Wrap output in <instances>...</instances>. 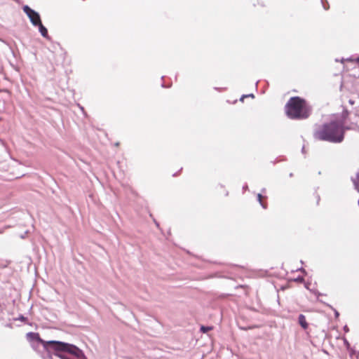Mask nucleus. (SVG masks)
I'll return each mask as SVG.
<instances>
[{
  "instance_id": "obj_3",
  "label": "nucleus",
  "mask_w": 359,
  "mask_h": 359,
  "mask_svg": "<svg viewBox=\"0 0 359 359\" xmlns=\"http://www.w3.org/2000/svg\"><path fill=\"white\" fill-rule=\"evenodd\" d=\"M286 113L291 118H306L310 115V109L304 100L294 97L287 102Z\"/></svg>"
},
{
  "instance_id": "obj_7",
  "label": "nucleus",
  "mask_w": 359,
  "mask_h": 359,
  "mask_svg": "<svg viewBox=\"0 0 359 359\" xmlns=\"http://www.w3.org/2000/svg\"><path fill=\"white\" fill-rule=\"evenodd\" d=\"M353 182L355 189H357L359 192V173L357 175V179L353 180Z\"/></svg>"
},
{
  "instance_id": "obj_11",
  "label": "nucleus",
  "mask_w": 359,
  "mask_h": 359,
  "mask_svg": "<svg viewBox=\"0 0 359 359\" xmlns=\"http://www.w3.org/2000/svg\"><path fill=\"white\" fill-rule=\"evenodd\" d=\"M323 1H324V0H321V1H322V4H324ZM323 7L325 8V9H327V8L325 7V5H323Z\"/></svg>"
},
{
  "instance_id": "obj_8",
  "label": "nucleus",
  "mask_w": 359,
  "mask_h": 359,
  "mask_svg": "<svg viewBox=\"0 0 359 359\" xmlns=\"http://www.w3.org/2000/svg\"><path fill=\"white\" fill-rule=\"evenodd\" d=\"M262 196L261 194H257V199L259 202V203L261 204V205L264 208H266V206L262 203Z\"/></svg>"
},
{
  "instance_id": "obj_5",
  "label": "nucleus",
  "mask_w": 359,
  "mask_h": 359,
  "mask_svg": "<svg viewBox=\"0 0 359 359\" xmlns=\"http://www.w3.org/2000/svg\"><path fill=\"white\" fill-rule=\"evenodd\" d=\"M299 325L304 328L308 327V323H306V318L303 314H300L298 318Z\"/></svg>"
},
{
  "instance_id": "obj_9",
  "label": "nucleus",
  "mask_w": 359,
  "mask_h": 359,
  "mask_svg": "<svg viewBox=\"0 0 359 359\" xmlns=\"http://www.w3.org/2000/svg\"><path fill=\"white\" fill-rule=\"evenodd\" d=\"M211 330V327H204V326H202L201 327V330L203 332H208V330Z\"/></svg>"
},
{
  "instance_id": "obj_4",
  "label": "nucleus",
  "mask_w": 359,
  "mask_h": 359,
  "mask_svg": "<svg viewBox=\"0 0 359 359\" xmlns=\"http://www.w3.org/2000/svg\"><path fill=\"white\" fill-rule=\"evenodd\" d=\"M22 9L29 17L33 25L37 26L41 22L39 14L30 8L28 6H24Z\"/></svg>"
},
{
  "instance_id": "obj_10",
  "label": "nucleus",
  "mask_w": 359,
  "mask_h": 359,
  "mask_svg": "<svg viewBox=\"0 0 359 359\" xmlns=\"http://www.w3.org/2000/svg\"><path fill=\"white\" fill-rule=\"evenodd\" d=\"M246 97H254V95L253 94H250V95H243L242 97H241V100H243V99Z\"/></svg>"
},
{
  "instance_id": "obj_2",
  "label": "nucleus",
  "mask_w": 359,
  "mask_h": 359,
  "mask_svg": "<svg viewBox=\"0 0 359 359\" xmlns=\"http://www.w3.org/2000/svg\"><path fill=\"white\" fill-rule=\"evenodd\" d=\"M344 132L340 123L332 121L318 128L315 133V137L320 140L339 143L344 140Z\"/></svg>"
},
{
  "instance_id": "obj_12",
  "label": "nucleus",
  "mask_w": 359,
  "mask_h": 359,
  "mask_svg": "<svg viewBox=\"0 0 359 359\" xmlns=\"http://www.w3.org/2000/svg\"><path fill=\"white\" fill-rule=\"evenodd\" d=\"M357 62L359 63V57L356 60Z\"/></svg>"
},
{
  "instance_id": "obj_6",
  "label": "nucleus",
  "mask_w": 359,
  "mask_h": 359,
  "mask_svg": "<svg viewBox=\"0 0 359 359\" xmlns=\"http://www.w3.org/2000/svg\"><path fill=\"white\" fill-rule=\"evenodd\" d=\"M39 29V32L43 37H47L48 31L47 29L42 25L41 22L37 25Z\"/></svg>"
},
{
  "instance_id": "obj_1",
  "label": "nucleus",
  "mask_w": 359,
  "mask_h": 359,
  "mask_svg": "<svg viewBox=\"0 0 359 359\" xmlns=\"http://www.w3.org/2000/svg\"><path fill=\"white\" fill-rule=\"evenodd\" d=\"M27 336L40 342L45 348H48V346H51L55 351V355L60 359H87L83 351L73 344L59 341H44L38 334L32 332L28 333Z\"/></svg>"
}]
</instances>
